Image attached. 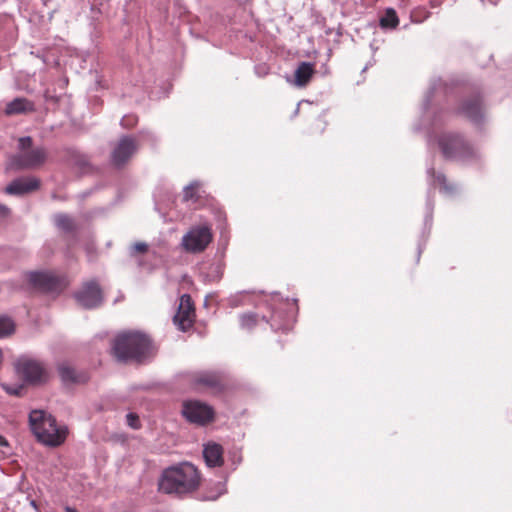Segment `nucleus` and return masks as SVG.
I'll return each instance as SVG.
<instances>
[{
  "instance_id": "27",
  "label": "nucleus",
  "mask_w": 512,
  "mask_h": 512,
  "mask_svg": "<svg viewBox=\"0 0 512 512\" xmlns=\"http://www.w3.org/2000/svg\"><path fill=\"white\" fill-rule=\"evenodd\" d=\"M258 323V315L256 313H243L240 315V326L246 330H252Z\"/></svg>"
},
{
  "instance_id": "31",
  "label": "nucleus",
  "mask_w": 512,
  "mask_h": 512,
  "mask_svg": "<svg viewBox=\"0 0 512 512\" xmlns=\"http://www.w3.org/2000/svg\"><path fill=\"white\" fill-rule=\"evenodd\" d=\"M1 386L9 395L13 396H20L21 392L23 391V385L20 384L10 385L3 383Z\"/></svg>"
},
{
  "instance_id": "26",
  "label": "nucleus",
  "mask_w": 512,
  "mask_h": 512,
  "mask_svg": "<svg viewBox=\"0 0 512 512\" xmlns=\"http://www.w3.org/2000/svg\"><path fill=\"white\" fill-rule=\"evenodd\" d=\"M199 182L193 181L183 189V201L185 202H196L199 198L197 190L199 188Z\"/></svg>"
},
{
  "instance_id": "10",
  "label": "nucleus",
  "mask_w": 512,
  "mask_h": 512,
  "mask_svg": "<svg viewBox=\"0 0 512 512\" xmlns=\"http://www.w3.org/2000/svg\"><path fill=\"white\" fill-rule=\"evenodd\" d=\"M182 415L190 423L206 425L214 418L213 408L199 400H186L182 404Z\"/></svg>"
},
{
  "instance_id": "36",
  "label": "nucleus",
  "mask_w": 512,
  "mask_h": 512,
  "mask_svg": "<svg viewBox=\"0 0 512 512\" xmlns=\"http://www.w3.org/2000/svg\"><path fill=\"white\" fill-rule=\"evenodd\" d=\"M139 135H140L142 138H144V139H147V140L151 141L152 143H154V142L156 141V137H155V135H154L152 132H150V131H144V130H142V131H140V132H139Z\"/></svg>"
},
{
  "instance_id": "44",
  "label": "nucleus",
  "mask_w": 512,
  "mask_h": 512,
  "mask_svg": "<svg viewBox=\"0 0 512 512\" xmlns=\"http://www.w3.org/2000/svg\"><path fill=\"white\" fill-rule=\"evenodd\" d=\"M262 319L266 322H268L267 318L265 316H262Z\"/></svg>"
},
{
  "instance_id": "29",
  "label": "nucleus",
  "mask_w": 512,
  "mask_h": 512,
  "mask_svg": "<svg viewBox=\"0 0 512 512\" xmlns=\"http://www.w3.org/2000/svg\"><path fill=\"white\" fill-rule=\"evenodd\" d=\"M138 122V118L134 114L124 115L120 121V124L123 128H133Z\"/></svg>"
},
{
  "instance_id": "39",
  "label": "nucleus",
  "mask_w": 512,
  "mask_h": 512,
  "mask_svg": "<svg viewBox=\"0 0 512 512\" xmlns=\"http://www.w3.org/2000/svg\"><path fill=\"white\" fill-rule=\"evenodd\" d=\"M8 211H9V209L6 206L0 205V212L6 214V213H8Z\"/></svg>"
},
{
  "instance_id": "40",
  "label": "nucleus",
  "mask_w": 512,
  "mask_h": 512,
  "mask_svg": "<svg viewBox=\"0 0 512 512\" xmlns=\"http://www.w3.org/2000/svg\"><path fill=\"white\" fill-rule=\"evenodd\" d=\"M260 69H263V74H266V73H267V72H266V67H265V66H262V67H261V66H259V67H257V68H256V71H257V73H258V74H260Z\"/></svg>"
},
{
  "instance_id": "16",
  "label": "nucleus",
  "mask_w": 512,
  "mask_h": 512,
  "mask_svg": "<svg viewBox=\"0 0 512 512\" xmlns=\"http://www.w3.org/2000/svg\"><path fill=\"white\" fill-rule=\"evenodd\" d=\"M461 113L475 125L482 124L484 119L482 97L476 95L467 99L461 107Z\"/></svg>"
},
{
  "instance_id": "24",
  "label": "nucleus",
  "mask_w": 512,
  "mask_h": 512,
  "mask_svg": "<svg viewBox=\"0 0 512 512\" xmlns=\"http://www.w3.org/2000/svg\"><path fill=\"white\" fill-rule=\"evenodd\" d=\"M399 24L398 16L393 8L386 9L384 15L379 20L382 29H395Z\"/></svg>"
},
{
  "instance_id": "28",
  "label": "nucleus",
  "mask_w": 512,
  "mask_h": 512,
  "mask_svg": "<svg viewBox=\"0 0 512 512\" xmlns=\"http://www.w3.org/2000/svg\"><path fill=\"white\" fill-rule=\"evenodd\" d=\"M14 330V322L9 317L0 315V338L11 335Z\"/></svg>"
},
{
  "instance_id": "38",
  "label": "nucleus",
  "mask_w": 512,
  "mask_h": 512,
  "mask_svg": "<svg viewBox=\"0 0 512 512\" xmlns=\"http://www.w3.org/2000/svg\"><path fill=\"white\" fill-rule=\"evenodd\" d=\"M65 512H78L75 508L73 507H70V506H66L64 508Z\"/></svg>"
},
{
  "instance_id": "12",
  "label": "nucleus",
  "mask_w": 512,
  "mask_h": 512,
  "mask_svg": "<svg viewBox=\"0 0 512 512\" xmlns=\"http://www.w3.org/2000/svg\"><path fill=\"white\" fill-rule=\"evenodd\" d=\"M77 303L85 309H94L103 302L102 290L96 280L85 282L82 287L74 293Z\"/></svg>"
},
{
  "instance_id": "32",
  "label": "nucleus",
  "mask_w": 512,
  "mask_h": 512,
  "mask_svg": "<svg viewBox=\"0 0 512 512\" xmlns=\"http://www.w3.org/2000/svg\"><path fill=\"white\" fill-rule=\"evenodd\" d=\"M245 296V292H240L238 294L232 295L228 299V303L230 307L236 308L244 304L243 298Z\"/></svg>"
},
{
  "instance_id": "23",
  "label": "nucleus",
  "mask_w": 512,
  "mask_h": 512,
  "mask_svg": "<svg viewBox=\"0 0 512 512\" xmlns=\"http://www.w3.org/2000/svg\"><path fill=\"white\" fill-rule=\"evenodd\" d=\"M54 223L58 229L64 232H72L76 228L74 219L65 213L55 214Z\"/></svg>"
},
{
  "instance_id": "19",
  "label": "nucleus",
  "mask_w": 512,
  "mask_h": 512,
  "mask_svg": "<svg viewBox=\"0 0 512 512\" xmlns=\"http://www.w3.org/2000/svg\"><path fill=\"white\" fill-rule=\"evenodd\" d=\"M35 111V104L33 101L25 97H17L8 102L5 106L4 113L7 116L27 114Z\"/></svg>"
},
{
  "instance_id": "41",
  "label": "nucleus",
  "mask_w": 512,
  "mask_h": 512,
  "mask_svg": "<svg viewBox=\"0 0 512 512\" xmlns=\"http://www.w3.org/2000/svg\"><path fill=\"white\" fill-rule=\"evenodd\" d=\"M421 253H422V247L419 245V246H418V255H417V260H419V257H420V255H421Z\"/></svg>"
},
{
  "instance_id": "3",
  "label": "nucleus",
  "mask_w": 512,
  "mask_h": 512,
  "mask_svg": "<svg viewBox=\"0 0 512 512\" xmlns=\"http://www.w3.org/2000/svg\"><path fill=\"white\" fill-rule=\"evenodd\" d=\"M29 422L31 430L38 441L47 446H59L66 439V427L58 426L56 419L43 410L31 411L29 414Z\"/></svg>"
},
{
  "instance_id": "30",
  "label": "nucleus",
  "mask_w": 512,
  "mask_h": 512,
  "mask_svg": "<svg viewBox=\"0 0 512 512\" xmlns=\"http://www.w3.org/2000/svg\"><path fill=\"white\" fill-rule=\"evenodd\" d=\"M426 207H427V213H426L424 222H425V226L431 227L434 202L430 197V191L428 192V195H427Z\"/></svg>"
},
{
  "instance_id": "1",
  "label": "nucleus",
  "mask_w": 512,
  "mask_h": 512,
  "mask_svg": "<svg viewBox=\"0 0 512 512\" xmlns=\"http://www.w3.org/2000/svg\"><path fill=\"white\" fill-rule=\"evenodd\" d=\"M200 483L197 468L183 462L165 468L158 479V491L167 495L183 496L195 491Z\"/></svg>"
},
{
  "instance_id": "43",
  "label": "nucleus",
  "mask_w": 512,
  "mask_h": 512,
  "mask_svg": "<svg viewBox=\"0 0 512 512\" xmlns=\"http://www.w3.org/2000/svg\"><path fill=\"white\" fill-rule=\"evenodd\" d=\"M31 505H32L33 507H36V503H35V501H31Z\"/></svg>"
},
{
  "instance_id": "22",
  "label": "nucleus",
  "mask_w": 512,
  "mask_h": 512,
  "mask_svg": "<svg viewBox=\"0 0 512 512\" xmlns=\"http://www.w3.org/2000/svg\"><path fill=\"white\" fill-rule=\"evenodd\" d=\"M223 272H224V266L221 263L217 262V263L210 264L206 268V271H202V275H203L205 281L216 282L222 278Z\"/></svg>"
},
{
  "instance_id": "11",
  "label": "nucleus",
  "mask_w": 512,
  "mask_h": 512,
  "mask_svg": "<svg viewBox=\"0 0 512 512\" xmlns=\"http://www.w3.org/2000/svg\"><path fill=\"white\" fill-rule=\"evenodd\" d=\"M138 145L134 137L122 135L111 152V163L116 168H122L137 152Z\"/></svg>"
},
{
  "instance_id": "42",
  "label": "nucleus",
  "mask_w": 512,
  "mask_h": 512,
  "mask_svg": "<svg viewBox=\"0 0 512 512\" xmlns=\"http://www.w3.org/2000/svg\"><path fill=\"white\" fill-rule=\"evenodd\" d=\"M273 300H274L275 302H278V301H279V299H278V294H275V295L273 296Z\"/></svg>"
},
{
  "instance_id": "15",
  "label": "nucleus",
  "mask_w": 512,
  "mask_h": 512,
  "mask_svg": "<svg viewBox=\"0 0 512 512\" xmlns=\"http://www.w3.org/2000/svg\"><path fill=\"white\" fill-rule=\"evenodd\" d=\"M40 187V180L35 176H22L14 179L5 188L8 195L22 196L36 191Z\"/></svg>"
},
{
  "instance_id": "33",
  "label": "nucleus",
  "mask_w": 512,
  "mask_h": 512,
  "mask_svg": "<svg viewBox=\"0 0 512 512\" xmlns=\"http://www.w3.org/2000/svg\"><path fill=\"white\" fill-rule=\"evenodd\" d=\"M32 146V138L30 136H24L19 138L18 140V149L19 152H24L30 150Z\"/></svg>"
},
{
  "instance_id": "37",
  "label": "nucleus",
  "mask_w": 512,
  "mask_h": 512,
  "mask_svg": "<svg viewBox=\"0 0 512 512\" xmlns=\"http://www.w3.org/2000/svg\"><path fill=\"white\" fill-rule=\"evenodd\" d=\"M8 446H9V443H8L7 439L0 434V448L8 447Z\"/></svg>"
},
{
  "instance_id": "4",
  "label": "nucleus",
  "mask_w": 512,
  "mask_h": 512,
  "mask_svg": "<svg viewBox=\"0 0 512 512\" xmlns=\"http://www.w3.org/2000/svg\"><path fill=\"white\" fill-rule=\"evenodd\" d=\"M438 144L446 159L468 163L478 158L477 151L458 134H443L440 136Z\"/></svg>"
},
{
  "instance_id": "5",
  "label": "nucleus",
  "mask_w": 512,
  "mask_h": 512,
  "mask_svg": "<svg viewBox=\"0 0 512 512\" xmlns=\"http://www.w3.org/2000/svg\"><path fill=\"white\" fill-rule=\"evenodd\" d=\"M129 256L136 261L139 269L153 272L164 262V255L146 242H136L129 248Z\"/></svg>"
},
{
  "instance_id": "7",
  "label": "nucleus",
  "mask_w": 512,
  "mask_h": 512,
  "mask_svg": "<svg viewBox=\"0 0 512 512\" xmlns=\"http://www.w3.org/2000/svg\"><path fill=\"white\" fill-rule=\"evenodd\" d=\"M46 159V149L42 146L34 147L11 155L8 159V168L14 171L34 169L44 164Z\"/></svg>"
},
{
  "instance_id": "18",
  "label": "nucleus",
  "mask_w": 512,
  "mask_h": 512,
  "mask_svg": "<svg viewBox=\"0 0 512 512\" xmlns=\"http://www.w3.org/2000/svg\"><path fill=\"white\" fill-rule=\"evenodd\" d=\"M203 458L208 467H220L224 463L223 447L216 442L204 444Z\"/></svg>"
},
{
  "instance_id": "17",
  "label": "nucleus",
  "mask_w": 512,
  "mask_h": 512,
  "mask_svg": "<svg viewBox=\"0 0 512 512\" xmlns=\"http://www.w3.org/2000/svg\"><path fill=\"white\" fill-rule=\"evenodd\" d=\"M191 382L196 388L220 389L222 377L219 372L215 371H197L191 375Z\"/></svg>"
},
{
  "instance_id": "14",
  "label": "nucleus",
  "mask_w": 512,
  "mask_h": 512,
  "mask_svg": "<svg viewBox=\"0 0 512 512\" xmlns=\"http://www.w3.org/2000/svg\"><path fill=\"white\" fill-rule=\"evenodd\" d=\"M194 318L195 309L192 298L189 294H183L180 297L179 307L173 322L179 330L185 332L193 326Z\"/></svg>"
},
{
  "instance_id": "6",
  "label": "nucleus",
  "mask_w": 512,
  "mask_h": 512,
  "mask_svg": "<svg viewBox=\"0 0 512 512\" xmlns=\"http://www.w3.org/2000/svg\"><path fill=\"white\" fill-rule=\"evenodd\" d=\"M213 240L211 226L207 224L192 226L181 239V247L188 253L203 252Z\"/></svg>"
},
{
  "instance_id": "25",
  "label": "nucleus",
  "mask_w": 512,
  "mask_h": 512,
  "mask_svg": "<svg viewBox=\"0 0 512 512\" xmlns=\"http://www.w3.org/2000/svg\"><path fill=\"white\" fill-rule=\"evenodd\" d=\"M427 176H428L429 179L436 180L441 185L442 190L445 193H452V192H454V190H455L454 186L448 185L446 177H445L444 174L438 173L436 175L433 168H428L427 169Z\"/></svg>"
},
{
  "instance_id": "9",
  "label": "nucleus",
  "mask_w": 512,
  "mask_h": 512,
  "mask_svg": "<svg viewBox=\"0 0 512 512\" xmlns=\"http://www.w3.org/2000/svg\"><path fill=\"white\" fill-rule=\"evenodd\" d=\"M297 310L296 300L290 301L287 298L285 301L279 302L278 307L272 308L271 328L274 331L283 332L290 330L295 321Z\"/></svg>"
},
{
  "instance_id": "21",
  "label": "nucleus",
  "mask_w": 512,
  "mask_h": 512,
  "mask_svg": "<svg viewBox=\"0 0 512 512\" xmlns=\"http://www.w3.org/2000/svg\"><path fill=\"white\" fill-rule=\"evenodd\" d=\"M314 73V65L310 62H301L295 70L294 83L298 87L306 86Z\"/></svg>"
},
{
  "instance_id": "2",
  "label": "nucleus",
  "mask_w": 512,
  "mask_h": 512,
  "mask_svg": "<svg viewBox=\"0 0 512 512\" xmlns=\"http://www.w3.org/2000/svg\"><path fill=\"white\" fill-rule=\"evenodd\" d=\"M150 338L139 332H126L114 339L112 351L119 362L143 363L152 355Z\"/></svg>"
},
{
  "instance_id": "20",
  "label": "nucleus",
  "mask_w": 512,
  "mask_h": 512,
  "mask_svg": "<svg viewBox=\"0 0 512 512\" xmlns=\"http://www.w3.org/2000/svg\"><path fill=\"white\" fill-rule=\"evenodd\" d=\"M58 373L63 383H84L88 380L86 373H78L68 363L63 362L58 365Z\"/></svg>"
},
{
  "instance_id": "34",
  "label": "nucleus",
  "mask_w": 512,
  "mask_h": 512,
  "mask_svg": "<svg viewBox=\"0 0 512 512\" xmlns=\"http://www.w3.org/2000/svg\"><path fill=\"white\" fill-rule=\"evenodd\" d=\"M126 422L127 425L133 429H139L140 428V420L137 414L135 413H128L126 415Z\"/></svg>"
},
{
  "instance_id": "8",
  "label": "nucleus",
  "mask_w": 512,
  "mask_h": 512,
  "mask_svg": "<svg viewBox=\"0 0 512 512\" xmlns=\"http://www.w3.org/2000/svg\"><path fill=\"white\" fill-rule=\"evenodd\" d=\"M16 370L26 383L33 385L44 384L49 381L50 373L44 363L31 358H20L16 363Z\"/></svg>"
},
{
  "instance_id": "35",
  "label": "nucleus",
  "mask_w": 512,
  "mask_h": 512,
  "mask_svg": "<svg viewBox=\"0 0 512 512\" xmlns=\"http://www.w3.org/2000/svg\"><path fill=\"white\" fill-rule=\"evenodd\" d=\"M440 84H441V81H440V80H438L436 83H434V84L432 85V87H431V88H430V90L428 91V94H427V96H426V98H425V100H424V103H423V109H424V110H427V109L429 108V106H430V104H431V101H432V97H433V95H434V92H435V90L437 89L438 85H440Z\"/></svg>"
},
{
  "instance_id": "13",
  "label": "nucleus",
  "mask_w": 512,
  "mask_h": 512,
  "mask_svg": "<svg viewBox=\"0 0 512 512\" xmlns=\"http://www.w3.org/2000/svg\"><path fill=\"white\" fill-rule=\"evenodd\" d=\"M29 282L45 292H60L66 285L65 278L47 271H33L28 274Z\"/></svg>"
}]
</instances>
